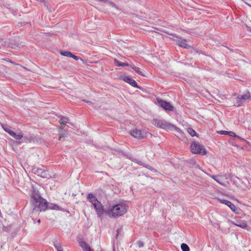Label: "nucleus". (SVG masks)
<instances>
[{
    "label": "nucleus",
    "instance_id": "obj_14",
    "mask_svg": "<svg viewBox=\"0 0 251 251\" xmlns=\"http://www.w3.org/2000/svg\"><path fill=\"white\" fill-rule=\"evenodd\" d=\"M114 63L115 65L118 67H125L129 66L128 63L121 62L117 59H115Z\"/></svg>",
    "mask_w": 251,
    "mask_h": 251
},
{
    "label": "nucleus",
    "instance_id": "obj_22",
    "mask_svg": "<svg viewBox=\"0 0 251 251\" xmlns=\"http://www.w3.org/2000/svg\"><path fill=\"white\" fill-rule=\"evenodd\" d=\"M181 249L183 251H190V248H189V246L185 243H183L181 245Z\"/></svg>",
    "mask_w": 251,
    "mask_h": 251
},
{
    "label": "nucleus",
    "instance_id": "obj_33",
    "mask_svg": "<svg viewBox=\"0 0 251 251\" xmlns=\"http://www.w3.org/2000/svg\"><path fill=\"white\" fill-rule=\"evenodd\" d=\"M37 222H38V223H39H39H40V222H41L40 220V219H39V220H38L37 221Z\"/></svg>",
    "mask_w": 251,
    "mask_h": 251
},
{
    "label": "nucleus",
    "instance_id": "obj_15",
    "mask_svg": "<svg viewBox=\"0 0 251 251\" xmlns=\"http://www.w3.org/2000/svg\"><path fill=\"white\" fill-rule=\"evenodd\" d=\"M38 173H40V175L42 177L48 178L50 176V174L47 171H42L41 170H38Z\"/></svg>",
    "mask_w": 251,
    "mask_h": 251
},
{
    "label": "nucleus",
    "instance_id": "obj_30",
    "mask_svg": "<svg viewBox=\"0 0 251 251\" xmlns=\"http://www.w3.org/2000/svg\"><path fill=\"white\" fill-rule=\"evenodd\" d=\"M83 251H91L90 247L89 246L83 249Z\"/></svg>",
    "mask_w": 251,
    "mask_h": 251
},
{
    "label": "nucleus",
    "instance_id": "obj_29",
    "mask_svg": "<svg viewBox=\"0 0 251 251\" xmlns=\"http://www.w3.org/2000/svg\"><path fill=\"white\" fill-rule=\"evenodd\" d=\"M218 133L220 134H227V131L221 130L218 131Z\"/></svg>",
    "mask_w": 251,
    "mask_h": 251
},
{
    "label": "nucleus",
    "instance_id": "obj_20",
    "mask_svg": "<svg viewBox=\"0 0 251 251\" xmlns=\"http://www.w3.org/2000/svg\"><path fill=\"white\" fill-rule=\"evenodd\" d=\"M54 246L55 248L56 249V250H57V251H63V248H62L61 245L60 243L56 242V243H54Z\"/></svg>",
    "mask_w": 251,
    "mask_h": 251
},
{
    "label": "nucleus",
    "instance_id": "obj_7",
    "mask_svg": "<svg viewBox=\"0 0 251 251\" xmlns=\"http://www.w3.org/2000/svg\"><path fill=\"white\" fill-rule=\"evenodd\" d=\"M251 95L249 92H247L244 94L240 95L237 97L236 100V105L240 106L242 105L244 101L250 98Z\"/></svg>",
    "mask_w": 251,
    "mask_h": 251
},
{
    "label": "nucleus",
    "instance_id": "obj_23",
    "mask_svg": "<svg viewBox=\"0 0 251 251\" xmlns=\"http://www.w3.org/2000/svg\"><path fill=\"white\" fill-rule=\"evenodd\" d=\"M132 68L139 75L142 76H145L143 73L140 70L139 68L132 66Z\"/></svg>",
    "mask_w": 251,
    "mask_h": 251
},
{
    "label": "nucleus",
    "instance_id": "obj_3",
    "mask_svg": "<svg viewBox=\"0 0 251 251\" xmlns=\"http://www.w3.org/2000/svg\"><path fill=\"white\" fill-rule=\"evenodd\" d=\"M152 123L155 126L164 129L167 131L174 130L179 134L182 133V131L180 128L165 121L154 119L152 120Z\"/></svg>",
    "mask_w": 251,
    "mask_h": 251
},
{
    "label": "nucleus",
    "instance_id": "obj_21",
    "mask_svg": "<svg viewBox=\"0 0 251 251\" xmlns=\"http://www.w3.org/2000/svg\"><path fill=\"white\" fill-rule=\"evenodd\" d=\"M235 225L242 228H245L247 227V224L245 222H237V223L235 224Z\"/></svg>",
    "mask_w": 251,
    "mask_h": 251
},
{
    "label": "nucleus",
    "instance_id": "obj_27",
    "mask_svg": "<svg viewBox=\"0 0 251 251\" xmlns=\"http://www.w3.org/2000/svg\"><path fill=\"white\" fill-rule=\"evenodd\" d=\"M227 134L231 137H235L236 136L235 133L232 131H227Z\"/></svg>",
    "mask_w": 251,
    "mask_h": 251
},
{
    "label": "nucleus",
    "instance_id": "obj_12",
    "mask_svg": "<svg viewBox=\"0 0 251 251\" xmlns=\"http://www.w3.org/2000/svg\"><path fill=\"white\" fill-rule=\"evenodd\" d=\"M177 45H178L179 46L181 47H183L185 49H189L191 48V46L189 45L186 43V40L183 39L180 40H178L176 42Z\"/></svg>",
    "mask_w": 251,
    "mask_h": 251
},
{
    "label": "nucleus",
    "instance_id": "obj_18",
    "mask_svg": "<svg viewBox=\"0 0 251 251\" xmlns=\"http://www.w3.org/2000/svg\"><path fill=\"white\" fill-rule=\"evenodd\" d=\"M69 119L67 117H64L61 118L59 121V123L61 126H64L65 125L68 123Z\"/></svg>",
    "mask_w": 251,
    "mask_h": 251
},
{
    "label": "nucleus",
    "instance_id": "obj_19",
    "mask_svg": "<svg viewBox=\"0 0 251 251\" xmlns=\"http://www.w3.org/2000/svg\"><path fill=\"white\" fill-rule=\"evenodd\" d=\"M60 53L63 56L68 57H71V55H72V52L69 51H60Z\"/></svg>",
    "mask_w": 251,
    "mask_h": 251
},
{
    "label": "nucleus",
    "instance_id": "obj_17",
    "mask_svg": "<svg viewBox=\"0 0 251 251\" xmlns=\"http://www.w3.org/2000/svg\"><path fill=\"white\" fill-rule=\"evenodd\" d=\"M66 131L62 128H60L59 133V140H61L62 138H64L66 136Z\"/></svg>",
    "mask_w": 251,
    "mask_h": 251
},
{
    "label": "nucleus",
    "instance_id": "obj_31",
    "mask_svg": "<svg viewBox=\"0 0 251 251\" xmlns=\"http://www.w3.org/2000/svg\"><path fill=\"white\" fill-rule=\"evenodd\" d=\"M52 209L57 210L59 209V206L57 205H54Z\"/></svg>",
    "mask_w": 251,
    "mask_h": 251
},
{
    "label": "nucleus",
    "instance_id": "obj_28",
    "mask_svg": "<svg viewBox=\"0 0 251 251\" xmlns=\"http://www.w3.org/2000/svg\"><path fill=\"white\" fill-rule=\"evenodd\" d=\"M138 246L139 247V248H142L144 246V244L142 242H141V241H139L137 242V243Z\"/></svg>",
    "mask_w": 251,
    "mask_h": 251
},
{
    "label": "nucleus",
    "instance_id": "obj_6",
    "mask_svg": "<svg viewBox=\"0 0 251 251\" xmlns=\"http://www.w3.org/2000/svg\"><path fill=\"white\" fill-rule=\"evenodd\" d=\"M156 100L159 106L164 110L169 111H173L174 110V106L170 102L160 98H157Z\"/></svg>",
    "mask_w": 251,
    "mask_h": 251
},
{
    "label": "nucleus",
    "instance_id": "obj_25",
    "mask_svg": "<svg viewBox=\"0 0 251 251\" xmlns=\"http://www.w3.org/2000/svg\"><path fill=\"white\" fill-rule=\"evenodd\" d=\"M8 62H10V63L12 64L13 65H16V66H20L22 68H23V69H25V70H28L25 67H24V66H22V65L19 64H17V63H16L15 62H13L10 60H8Z\"/></svg>",
    "mask_w": 251,
    "mask_h": 251
},
{
    "label": "nucleus",
    "instance_id": "obj_16",
    "mask_svg": "<svg viewBox=\"0 0 251 251\" xmlns=\"http://www.w3.org/2000/svg\"><path fill=\"white\" fill-rule=\"evenodd\" d=\"M187 131L190 134V135L192 136H197L198 137V134L191 127H188L186 129Z\"/></svg>",
    "mask_w": 251,
    "mask_h": 251
},
{
    "label": "nucleus",
    "instance_id": "obj_10",
    "mask_svg": "<svg viewBox=\"0 0 251 251\" xmlns=\"http://www.w3.org/2000/svg\"><path fill=\"white\" fill-rule=\"evenodd\" d=\"M218 200L222 203H223V204H225L227 205L231 209V210L234 213H238L239 210H238V208L236 207V206L234 204H233L230 201H228L226 200L220 199H218Z\"/></svg>",
    "mask_w": 251,
    "mask_h": 251
},
{
    "label": "nucleus",
    "instance_id": "obj_26",
    "mask_svg": "<svg viewBox=\"0 0 251 251\" xmlns=\"http://www.w3.org/2000/svg\"><path fill=\"white\" fill-rule=\"evenodd\" d=\"M71 58H73V59H75V60H79V59H80V60H82V59H81V58H80V57H78V56H76V55H74V54H72V55H71Z\"/></svg>",
    "mask_w": 251,
    "mask_h": 251
},
{
    "label": "nucleus",
    "instance_id": "obj_8",
    "mask_svg": "<svg viewBox=\"0 0 251 251\" xmlns=\"http://www.w3.org/2000/svg\"><path fill=\"white\" fill-rule=\"evenodd\" d=\"M3 129L6 132H7L16 140H20L23 137V134L21 132H18L16 133L13 130H12L10 127H3Z\"/></svg>",
    "mask_w": 251,
    "mask_h": 251
},
{
    "label": "nucleus",
    "instance_id": "obj_2",
    "mask_svg": "<svg viewBox=\"0 0 251 251\" xmlns=\"http://www.w3.org/2000/svg\"><path fill=\"white\" fill-rule=\"evenodd\" d=\"M128 209V206L126 203L120 202L110 206L105 213L111 218H117L124 215Z\"/></svg>",
    "mask_w": 251,
    "mask_h": 251
},
{
    "label": "nucleus",
    "instance_id": "obj_9",
    "mask_svg": "<svg viewBox=\"0 0 251 251\" xmlns=\"http://www.w3.org/2000/svg\"><path fill=\"white\" fill-rule=\"evenodd\" d=\"M130 134L131 136L137 139H143L146 137V133L144 131L137 129L131 130Z\"/></svg>",
    "mask_w": 251,
    "mask_h": 251
},
{
    "label": "nucleus",
    "instance_id": "obj_13",
    "mask_svg": "<svg viewBox=\"0 0 251 251\" xmlns=\"http://www.w3.org/2000/svg\"><path fill=\"white\" fill-rule=\"evenodd\" d=\"M214 180L216 182L220 184L221 185H223L224 184L222 182V176H211Z\"/></svg>",
    "mask_w": 251,
    "mask_h": 251
},
{
    "label": "nucleus",
    "instance_id": "obj_24",
    "mask_svg": "<svg viewBox=\"0 0 251 251\" xmlns=\"http://www.w3.org/2000/svg\"><path fill=\"white\" fill-rule=\"evenodd\" d=\"M79 246L82 248V249H83L84 248H85L89 246L86 243V242L83 241H80L79 242Z\"/></svg>",
    "mask_w": 251,
    "mask_h": 251
},
{
    "label": "nucleus",
    "instance_id": "obj_32",
    "mask_svg": "<svg viewBox=\"0 0 251 251\" xmlns=\"http://www.w3.org/2000/svg\"><path fill=\"white\" fill-rule=\"evenodd\" d=\"M121 230V229H118L117 230V235H118V234H119V232H120V231Z\"/></svg>",
    "mask_w": 251,
    "mask_h": 251
},
{
    "label": "nucleus",
    "instance_id": "obj_5",
    "mask_svg": "<svg viewBox=\"0 0 251 251\" xmlns=\"http://www.w3.org/2000/svg\"><path fill=\"white\" fill-rule=\"evenodd\" d=\"M191 151L195 154L205 155L207 153L206 150L199 143L194 142L190 146Z\"/></svg>",
    "mask_w": 251,
    "mask_h": 251
},
{
    "label": "nucleus",
    "instance_id": "obj_11",
    "mask_svg": "<svg viewBox=\"0 0 251 251\" xmlns=\"http://www.w3.org/2000/svg\"><path fill=\"white\" fill-rule=\"evenodd\" d=\"M122 79L124 81L129 83L131 86L136 87V88H139V87L138 86L137 82L131 78V76H128V75H124L122 76Z\"/></svg>",
    "mask_w": 251,
    "mask_h": 251
},
{
    "label": "nucleus",
    "instance_id": "obj_1",
    "mask_svg": "<svg viewBox=\"0 0 251 251\" xmlns=\"http://www.w3.org/2000/svg\"><path fill=\"white\" fill-rule=\"evenodd\" d=\"M30 202L33 209V212L39 214L42 211H45L48 207L47 200L43 198L39 193L33 190L31 194Z\"/></svg>",
    "mask_w": 251,
    "mask_h": 251
},
{
    "label": "nucleus",
    "instance_id": "obj_4",
    "mask_svg": "<svg viewBox=\"0 0 251 251\" xmlns=\"http://www.w3.org/2000/svg\"><path fill=\"white\" fill-rule=\"evenodd\" d=\"M87 199L89 202L93 205L98 215V217L101 219L104 214V209L101 202L92 194L88 195Z\"/></svg>",
    "mask_w": 251,
    "mask_h": 251
}]
</instances>
